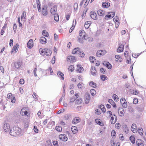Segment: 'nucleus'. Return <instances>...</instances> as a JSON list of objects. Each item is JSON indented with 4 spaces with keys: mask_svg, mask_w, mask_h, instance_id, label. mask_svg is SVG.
<instances>
[{
    "mask_svg": "<svg viewBox=\"0 0 146 146\" xmlns=\"http://www.w3.org/2000/svg\"><path fill=\"white\" fill-rule=\"evenodd\" d=\"M34 130V131L36 133H38V130L37 128V127L35 125L34 126V129H33Z\"/></svg>",
    "mask_w": 146,
    "mask_h": 146,
    "instance_id": "nucleus-61",
    "label": "nucleus"
},
{
    "mask_svg": "<svg viewBox=\"0 0 146 146\" xmlns=\"http://www.w3.org/2000/svg\"><path fill=\"white\" fill-rule=\"evenodd\" d=\"M90 15L91 17L94 20L97 19V15L96 13L94 11H92L90 12Z\"/></svg>",
    "mask_w": 146,
    "mask_h": 146,
    "instance_id": "nucleus-11",
    "label": "nucleus"
},
{
    "mask_svg": "<svg viewBox=\"0 0 146 146\" xmlns=\"http://www.w3.org/2000/svg\"><path fill=\"white\" fill-rule=\"evenodd\" d=\"M80 49L78 47L75 48L73 50L72 53L73 54H78L80 53Z\"/></svg>",
    "mask_w": 146,
    "mask_h": 146,
    "instance_id": "nucleus-22",
    "label": "nucleus"
},
{
    "mask_svg": "<svg viewBox=\"0 0 146 146\" xmlns=\"http://www.w3.org/2000/svg\"><path fill=\"white\" fill-rule=\"evenodd\" d=\"M57 74L62 80L64 79V74L62 72L59 71L57 72Z\"/></svg>",
    "mask_w": 146,
    "mask_h": 146,
    "instance_id": "nucleus-21",
    "label": "nucleus"
},
{
    "mask_svg": "<svg viewBox=\"0 0 146 146\" xmlns=\"http://www.w3.org/2000/svg\"><path fill=\"white\" fill-rule=\"evenodd\" d=\"M124 46L123 44H121L119 46V52H122L124 49Z\"/></svg>",
    "mask_w": 146,
    "mask_h": 146,
    "instance_id": "nucleus-43",
    "label": "nucleus"
},
{
    "mask_svg": "<svg viewBox=\"0 0 146 146\" xmlns=\"http://www.w3.org/2000/svg\"><path fill=\"white\" fill-rule=\"evenodd\" d=\"M106 66L108 69H110L111 68V65L109 63L107 65H106Z\"/></svg>",
    "mask_w": 146,
    "mask_h": 146,
    "instance_id": "nucleus-63",
    "label": "nucleus"
},
{
    "mask_svg": "<svg viewBox=\"0 0 146 146\" xmlns=\"http://www.w3.org/2000/svg\"><path fill=\"white\" fill-rule=\"evenodd\" d=\"M131 130L134 133H136L137 132V127L135 124H132L131 127Z\"/></svg>",
    "mask_w": 146,
    "mask_h": 146,
    "instance_id": "nucleus-9",
    "label": "nucleus"
},
{
    "mask_svg": "<svg viewBox=\"0 0 146 146\" xmlns=\"http://www.w3.org/2000/svg\"><path fill=\"white\" fill-rule=\"evenodd\" d=\"M40 41L41 43L43 44H45L47 42L46 39L43 36L41 37L40 38Z\"/></svg>",
    "mask_w": 146,
    "mask_h": 146,
    "instance_id": "nucleus-16",
    "label": "nucleus"
},
{
    "mask_svg": "<svg viewBox=\"0 0 146 146\" xmlns=\"http://www.w3.org/2000/svg\"><path fill=\"white\" fill-rule=\"evenodd\" d=\"M17 25L16 24H14L13 25V28L14 32L15 33L17 30Z\"/></svg>",
    "mask_w": 146,
    "mask_h": 146,
    "instance_id": "nucleus-58",
    "label": "nucleus"
},
{
    "mask_svg": "<svg viewBox=\"0 0 146 146\" xmlns=\"http://www.w3.org/2000/svg\"><path fill=\"white\" fill-rule=\"evenodd\" d=\"M100 108L101 109L103 112H106V109L105 107L103 105H100Z\"/></svg>",
    "mask_w": 146,
    "mask_h": 146,
    "instance_id": "nucleus-37",
    "label": "nucleus"
},
{
    "mask_svg": "<svg viewBox=\"0 0 146 146\" xmlns=\"http://www.w3.org/2000/svg\"><path fill=\"white\" fill-rule=\"evenodd\" d=\"M123 130L125 133H128L129 131V129L127 127L126 125H124L123 126Z\"/></svg>",
    "mask_w": 146,
    "mask_h": 146,
    "instance_id": "nucleus-31",
    "label": "nucleus"
},
{
    "mask_svg": "<svg viewBox=\"0 0 146 146\" xmlns=\"http://www.w3.org/2000/svg\"><path fill=\"white\" fill-rule=\"evenodd\" d=\"M136 144L138 146H143L144 145L143 141L140 139L137 140Z\"/></svg>",
    "mask_w": 146,
    "mask_h": 146,
    "instance_id": "nucleus-14",
    "label": "nucleus"
},
{
    "mask_svg": "<svg viewBox=\"0 0 146 146\" xmlns=\"http://www.w3.org/2000/svg\"><path fill=\"white\" fill-rule=\"evenodd\" d=\"M139 92L138 90H133V94L134 95H137L139 94Z\"/></svg>",
    "mask_w": 146,
    "mask_h": 146,
    "instance_id": "nucleus-53",
    "label": "nucleus"
},
{
    "mask_svg": "<svg viewBox=\"0 0 146 146\" xmlns=\"http://www.w3.org/2000/svg\"><path fill=\"white\" fill-rule=\"evenodd\" d=\"M98 14L99 16H102L104 15L105 11L101 9L99 10L98 11Z\"/></svg>",
    "mask_w": 146,
    "mask_h": 146,
    "instance_id": "nucleus-25",
    "label": "nucleus"
},
{
    "mask_svg": "<svg viewBox=\"0 0 146 146\" xmlns=\"http://www.w3.org/2000/svg\"><path fill=\"white\" fill-rule=\"evenodd\" d=\"M78 54L79 56L81 57H84L85 55L84 53L83 52H80V53H78Z\"/></svg>",
    "mask_w": 146,
    "mask_h": 146,
    "instance_id": "nucleus-59",
    "label": "nucleus"
},
{
    "mask_svg": "<svg viewBox=\"0 0 146 146\" xmlns=\"http://www.w3.org/2000/svg\"><path fill=\"white\" fill-rule=\"evenodd\" d=\"M95 121H96V123H97L99 125H101V126H102V125L103 124V123L100 121L99 120V119H96L95 120Z\"/></svg>",
    "mask_w": 146,
    "mask_h": 146,
    "instance_id": "nucleus-55",
    "label": "nucleus"
},
{
    "mask_svg": "<svg viewBox=\"0 0 146 146\" xmlns=\"http://www.w3.org/2000/svg\"><path fill=\"white\" fill-rule=\"evenodd\" d=\"M19 48V45L17 44L16 46H14L13 48L11 51V53H12L14 51L16 52L17 49H18Z\"/></svg>",
    "mask_w": 146,
    "mask_h": 146,
    "instance_id": "nucleus-33",
    "label": "nucleus"
},
{
    "mask_svg": "<svg viewBox=\"0 0 146 146\" xmlns=\"http://www.w3.org/2000/svg\"><path fill=\"white\" fill-rule=\"evenodd\" d=\"M33 40L32 39L30 40L27 43V46L28 48H31L33 46Z\"/></svg>",
    "mask_w": 146,
    "mask_h": 146,
    "instance_id": "nucleus-18",
    "label": "nucleus"
},
{
    "mask_svg": "<svg viewBox=\"0 0 146 146\" xmlns=\"http://www.w3.org/2000/svg\"><path fill=\"white\" fill-rule=\"evenodd\" d=\"M57 6L54 5L50 9V13L52 15L56 14Z\"/></svg>",
    "mask_w": 146,
    "mask_h": 146,
    "instance_id": "nucleus-6",
    "label": "nucleus"
},
{
    "mask_svg": "<svg viewBox=\"0 0 146 146\" xmlns=\"http://www.w3.org/2000/svg\"><path fill=\"white\" fill-rule=\"evenodd\" d=\"M90 92L92 95L93 96H95L96 95V91L94 89H92L91 90Z\"/></svg>",
    "mask_w": 146,
    "mask_h": 146,
    "instance_id": "nucleus-36",
    "label": "nucleus"
},
{
    "mask_svg": "<svg viewBox=\"0 0 146 146\" xmlns=\"http://www.w3.org/2000/svg\"><path fill=\"white\" fill-rule=\"evenodd\" d=\"M78 68L77 70V71L79 73H81L84 70V68L82 67L81 65L78 64L77 65Z\"/></svg>",
    "mask_w": 146,
    "mask_h": 146,
    "instance_id": "nucleus-20",
    "label": "nucleus"
},
{
    "mask_svg": "<svg viewBox=\"0 0 146 146\" xmlns=\"http://www.w3.org/2000/svg\"><path fill=\"white\" fill-rule=\"evenodd\" d=\"M82 99L79 98L76 100L75 102V104H80L82 102Z\"/></svg>",
    "mask_w": 146,
    "mask_h": 146,
    "instance_id": "nucleus-34",
    "label": "nucleus"
},
{
    "mask_svg": "<svg viewBox=\"0 0 146 146\" xmlns=\"http://www.w3.org/2000/svg\"><path fill=\"white\" fill-rule=\"evenodd\" d=\"M74 65H71L69 66L68 69L69 70L71 71V72H72L74 70Z\"/></svg>",
    "mask_w": 146,
    "mask_h": 146,
    "instance_id": "nucleus-46",
    "label": "nucleus"
},
{
    "mask_svg": "<svg viewBox=\"0 0 146 146\" xmlns=\"http://www.w3.org/2000/svg\"><path fill=\"white\" fill-rule=\"evenodd\" d=\"M6 26L7 24H5L4 25L3 27L1 32V35H3L5 29L6 28Z\"/></svg>",
    "mask_w": 146,
    "mask_h": 146,
    "instance_id": "nucleus-38",
    "label": "nucleus"
},
{
    "mask_svg": "<svg viewBox=\"0 0 146 146\" xmlns=\"http://www.w3.org/2000/svg\"><path fill=\"white\" fill-rule=\"evenodd\" d=\"M115 15V13L114 12H108V15H106L105 17V19L106 20H108L112 18Z\"/></svg>",
    "mask_w": 146,
    "mask_h": 146,
    "instance_id": "nucleus-2",
    "label": "nucleus"
},
{
    "mask_svg": "<svg viewBox=\"0 0 146 146\" xmlns=\"http://www.w3.org/2000/svg\"><path fill=\"white\" fill-rule=\"evenodd\" d=\"M100 71L103 74H105L106 70L104 69L103 68H100Z\"/></svg>",
    "mask_w": 146,
    "mask_h": 146,
    "instance_id": "nucleus-52",
    "label": "nucleus"
},
{
    "mask_svg": "<svg viewBox=\"0 0 146 146\" xmlns=\"http://www.w3.org/2000/svg\"><path fill=\"white\" fill-rule=\"evenodd\" d=\"M47 7L46 6H42V14L44 16H46L48 14V11L47 9Z\"/></svg>",
    "mask_w": 146,
    "mask_h": 146,
    "instance_id": "nucleus-4",
    "label": "nucleus"
},
{
    "mask_svg": "<svg viewBox=\"0 0 146 146\" xmlns=\"http://www.w3.org/2000/svg\"><path fill=\"white\" fill-rule=\"evenodd\" d=\"M82 83L81 82H80L78 84V88L82 89Z\"/></svg>",
    "mask_w": 146,
    "mask_h": 146,
    "instance_id": "nucleus-62",
    "label": "nucleus"
},
{
    "mask_svg": "<svg viewBox=\"0 0 146 146\" xmlns=\"http://www.w3.org/2000/svg\"><path fill=\"white\" fill-rule=\"evenodd\" d=\"M89 85L90 86L94 88L96 87V83H94L92 81L90 82Z\"/></svg>",
    "mask_w": 146,
    "mask_h": 146,
    "instance_id": "nucleus-35",
    "label": "nucleus"
},
{
    "mask_svg": "<svg viewBox=\"0 0 146 146\" xmlns=\"http://www.w3.org/2000/svg\"><path fill=\"white\" fill-rule=\"evenodd\" d=\"M74 20L73 21L72 26V27H71V28H70V30H69V33H71L72 32V31L74 29Z\"/></svg>",
    "mask_w": 146,
    "mask_h": 146,
    "instance_id": "nucleus-60",
    "label": "nucleus"
},
{
    "mask_svg": "<svg viewBox=\"0 0 146 146\" xmlns=\"http://www.w3.org/2000/svg\"><path fill=\"white\" fill-rule=\"evenodd\" d=\"M59 138L64 141H66L68 139V138L64 134H61L59 135Z\"/></svg>",
    "mask_w": 146,
    "mask_h": 146,
    "instance_id": "nucleus-5",
    "label": "nucleus"
},
{
    "mask_svg": "<svg viewBox=\"0 0 146 146\" xmlns=\"http://www.w3.org/2000/svg\"><path fill=\"white\" fill-rule=\"evenodd\" d=\"M3 128L5 131V132H9L10 129L9 125L8 123H5L4 124Z\"/></svg>",
    "mask_w": 146,
    "mask_h": 146,
    "instance_id": "nucleus-8",
    "label": "nucleus"
},
{
    "mask_svg": "<svg viewBox=\"0 0 146 146\" xmlns=\"http://www.w3.org/2000/svg\"><path fill=\"white\" fill-rule=\"evenodd\" d=\"M53 143L54 146H58V142L57 141H54L53 142Z\"/></svg>",
    "mask_w": 146,
    "mask_h": 146,
    "instance_id": "nucleus-64",
    "label": "nucleus"
},
{
    "mask_svg": "<svg viewBox=\"0 0 146 146\" xmlns=\"http://www.w3.org/2000/svg\"><path fill=\"white\" fill-rule=\"evenodd\" d=\"M115 116V119H114V118L113 117H111V124H114L115 123L116 121V117Z\"/></svg>",
    "mask_w": 146,
    "mask_h": 146,
    "instance_id": "nucleus-30",
    "label": "nucleus"
},
{
    "mask_svg": "<svg viewBox=\"0 0 146 146\" xmlns=\"http://www.w3.org/2000/svg\"><path fill=\"white\" fill-rule=\"evenodd\" d=\"M119 110H121V111H120V113L119 114V115L120 116H122L124 115V112L123 110L121 108V109H119Z\"/></svg>",
    "mask_w": 146,
    "mask_h": 146,
    "instance_id": "nucleus-44",
    "label": "nucleus"
},
{
    "mask_svg": "<svg viewBox=\"0 0 146 146\" xmlns=\"http://www.w3.org/2000/svg\"><path fill=\"white\" fill-rule=\"evenodd\" d=\"M84 98L86 104H88L90 100V95L88 93H86L85 95Z\"/></svg>",
    "mask_w": 146,
    "mask_h": 146,
    "instance_id": "nucleus-10",
    "label": "nucleus"
},
{
    "mask_svg": "<svg viewBox=\"0 0 146 146\" xmlns=\"http://www.w3.org/2000/svg\"><path fill=\"white\" fill-rule=\"evenodd\" d=\"M138 101L137 98H135L133 99V103L134 104H138Z\"/></svg>",
    "mask_w": 146,
    "mask_h": 146,
    "instance_id": "nucleus-57",
    "label": "nucleus"
},
{
    "mask_svg": "<svg viewBox=\"0 0 146 146\" xmlns=\"http://www.w3.org/2000/svg\"><path fill=\"white\" fill-rule=\"evenodd\" d=\"M106 53L105 50H100L97 51L96 55L98 57H100L101 55H104Z\"/></svg>",
    "mask_w": 146,
    "mask_h": 146,
    "instance_id": "nucleus-7",
    "label": "nucleus"
},
{
    "mask_svg": "<svg viewBox=\"0 0 146 146\" xmlns=\"http://www.w3.org/2000/svg\"><path fill=\"white\" fill-rule=\"evenodd\" d=\"M78 97V96L77 94L75 93L74 96L72 97L70 99V102H74L76 98H77Z\"/></svg>",
    "mask_w": 146,
    "mask_h": 146,
    "instance_id": "nucleus-17",
    "label": "nucleus"
},
{
    "mask_svg": "<svg viewBox=\"0 0 146 146\" xmlns=\"http://www.w3.org/2000/svg\"><path fill=\"white\" fill-rule=\"evenodd\" d=\"M71 130L74 134H76L78 131L77 127L75 126H72L71 127Z\"/></svg>",
    "mask_w": 146,
    "mask_h": 146,
    "instance_id": "nucleus-24",
    "label": "nucleus"
},
{
    "mask_svg": "<svg viewBox=\"0 0 146 146\" xmlns=\"http://www.w3.org/2000/svg\"><path fill=\"white\" fill-rule=\"evenodd\" d=\"M91 72L92 73V74L93 76H95L96 75V68L94 67H92V68L91 69Z\"/></svg>",
    "mask_w": 146,
    "mask_h": 146,
    "instance_id": "nucleus-23",
    "label": "nucleus"
},
{
    "mask_svg": "<svg viewBox=\"0 0 146 146\" xmlns=\"http://www.w3.org/2000/svg\"><path fill=\"white\" fill-rule=\"evenodd\" d=\"M102 6L103 7H108L110 6V3L107 1L103 2L102 3Z\"/></svg>",
    "mask_w": 146,
    "mask_h": 146,
    "instance_id": "nucleus-19",
    "label": "nucleus"
},
{
    "mask_svg": "<svg viewBox=\"0 0 146 146\" xmlns=\"http://www.w3.org/2000/svg\"><path fill=\"white\" fill-rule=\"evenodd\" d=\"M21 129L18 127H14L10 129L9 133L11 135L16 136L20 133Z\"/></svg>",
    "mask_w": 146,
    "mask_h": 146,
    "instance_id": "nucleus-1",
    "label": "nucleus"
},
{
    "mask_svg": "<svg viewBox=\"0 0 146 146\" xmlns=\"http://www.w3.org/2000/svg\"><path fill=\"white\" fill-rule=\"evenodd\" d=\"M26 12L25 11H24L21 17V19H23L24 18L25 19V17H26Z\"/></svg>",
    "mask_w": 146,
    "mask_h": 146,
    "instance_id": "nucleus-49",
    "label": "nucleus"
},
{
    "mask_svg": "<svg viewBox=\"0 0 146 146\" xmlns=\"http://www.w3.org/2000/svg\"><path fill=\"white\" fill-rule=\"evenodd\" d=\"M54 20L56 21H58L59 20V15L58 14L54 15Z\"/></svg>",
    "mask_w": 146,
    "mask_h": 146,
    "instance_id": "nucleus-41",
    "label": "nucleus"
},
{
    "mask_svg": "<svg viewBox=\"0 0 146 146\" xmlns=\"http://www.w3.org/2000/svg\"><path fill=\"white\" fill-rule=\"evenodd\" d=\"M137 131L139 134L141 135L143 134V130L142 128L139 129Z\"/></svg>",
    "mask_w": 146,
    "mask_h": 146,
    "instance_id": "nucleus-42",
    "label": "nucleus"
},
{
    "mask_svg": "<svg viewBox=\"0 0 146 146\" xmlns=\"http://www.w3.org/2000/svg\"><path fill=\"white\" fill-rule=\"evenodd\" d=\"M44 54L47 56H50L52 54V52L50 49L47 48H44Z\"/></svg>",
    "mask_w": 146,
    "mask_h": 146,
    "instance_id": "nucleus-12",
    "label": "nucleus"
},
{
    "mask_svg": "<svg viewBox=\"0 0 146 146\" xmlns=\"http://www.w3.org/2000/svg\"><path fill=\"white\" fill-rule=\"evenodd\" d=\"M120 103L123 108H126L127 107V102L125 98H122L121 99Z\"/></svg>",
    "mask_w": 146,
    "mask_h": 146,
    "instance_id": "nucleus-3",
    "label": "nucleus"
},
{
    "mask_svg": "<svg viewBox=\"0 0 146 146\" xmlns=\"http://www.w3.org/2000/svg\"><path fill=\"white\" fill-rule=\"evenodd\" d=\"M84 39L86 40V39H82L80 37H78V41L80 43H83L84 42L83 40Z\"/></svg>",
    "mask_w": 146,
    "mask_h": 146,
    "instance_id": "nucleus-54",
    "label": "nucleus"
},
{
    "mask_svg": "<svg viewBox=\"0 0 146 146\" xmlns=\"http://www.w3.org/2000/svg\"><path fill=\"white\" fill-rule=\"evenodd\" d=\"M91 23L90 21H88L86 22L84 25L86 29H88Z\"/></svg>",
    "mask_w": 146,
    "mask_h": 146,
    "instance_id": "nucleus-28",
    "label": "nucleus"
},
{
    "mask_svg": "<svg viewBox=\"0 0 146 146\" xmlns=\"http://www.w3.org/2000/svg\"><path fill=\"white\" fill-rule=\"evenodd\" d=\"M90 62L93 63L94 61L95 60V58L93 56H90Z\"/></svg>",
    "mask_w": 146,
    "mask_h": 146,
    "instance_id": "nucleus-48",
    "label": "nucleus"
},
{
    "mask_svg": "<svg viewBox=\"0 0 146 146\" xmlns=\"http://www.w3.org/2000/svg\"><path fill=\"white\" fill-rule=\"evenodd\" d=\"M42 33L43 36L46 37H48L49 36V35L48 34V32L45 30L42 31Z\"/></svg>",
    "mask_w": 146,
    "mask_h": 146,
    "instance_id": "nucleus-39",
    "label": "nucleus"
},
{
    "mask_svg": "<svg viewBox=\"0 0 146 146\" xmlns=\"http://www.w3.org/2000/svg\"><path fill=\"white\" fill-rule=\"evenodd\" d=\"M55 129L56 130L59 132H60L62 131V128L60 126H56V127Z\"/></svg>",
    "mask_w": 146,
    "mask_h": 146,
    "instance_id": "nucleus-45",
    "label": "nucleus"
},
{
    "mask_svg": "<svg viewBox=\"0 0 146 146\" xmlns=\"http://www.w3.org/2000/svg\"><path fill=\"white\" fill-rule=\"evenodd\" d=\"M39 52L40 54H42V55H44L45 54H44V49L42 48H40Z\"/></svg>",
    "mask_w": 146,
    "mask_h": 146,
    "instance_id": "nucleus-50",
    "label": "nucleus"
},
{
    "mask_svg": "<svg viewBox=\"0 0 146 146\" xmlns=\"http://www.w3.org/2000/svg\"><path fill=\"white\" fill-rule=\"evenodd\" d=\"M111 136L113 138H115L116 136V133L115 131L113 130L111 132Z\"/></svg>",
    "mask_w": 146,
    "mask_h": 146,
    "instance_id": "nucleus-40",
    "label": "nucleus"
},
{
    "mask_svg": "<svg viewBox=\"0 0 146 146\" xmlns=\"http://www.w3.org/2000/svg\"><path fill=\"white\" fill-rule=\"evenodd\" d=\"M100 77L101 79L103 81H104L105 80H107L108 79L107 77L104 75H102Z\"/></svg>",
    "mask_w": 146,
    "mask_h": 146,
    "instance_id": "nucleus-47",
    "label": "nucleus"
},
{
    "mask_svg": "<svg viewBox=\"0 0 146 146\" xmlns=\"http://www.w3.org/2000/svg\"><path fill=\"white\" fill-rule=\"evenodd\" d=\"M68 60L70 62H74L75 59V57L74 56H70L67 58Z\"/></svg>",
    "mask_w": 146,
    "mask_h": 146,
    "instance_id": "nucleus-15",
    "label": "nucleus"
},
{
    "mask_svg": "<svg viewBox=\"0 0 146 146\" xmlns=\"http://www.w3.org/2000/svg\"><path fill=\"white\" fill-rule=\"evenodd\" d=\"M126 62L127 64H130L131 62V60L130 56L127 58L126 60Z\"/></svg>",
    "mask_w": 146,
    "mask_h": 146,
    "instance_id": "nucleus-51",
    "label": "nucleus"
},
{
    "mask_svg": "<svg viewBox=\"0 0 146 146\" xmlns=\"http://www.w3.org/2000/svg\"><path fill=\"white\" fill-rule=\"evenodd\" d=\"M119 138L122 141L124 140V138L122 134H119Z\"/></svg>",
    "mask_w": 146,
    "mask_h": 146,
    "instance_id": "nucleus-56",
    "label": "nucleus"
},
{
    "mask_svg": "<svg viewBox=\"0 0 146 146\" xmlns=\"http://www.w3.org/2000/svg\"><path fill=\"white\" fill-rule=\"evenodd\" d=\"M14 66L15 68L18 69L21 67V63L19 62H16L14 63Z\"/></svg>",
    "mask_w": 146,
    "mask_h": 146,
    "instance_id": "nucleus-26",
    "label": "nucleus"
},
{
    "mask_svg": "<svg viewBox=\"0 0 146 146\" xmlns=\"http://www.w3.org/2000/svg\"><path fill=\"white\" fill-rule=\"evenodd\" d=\"M86 37L85 35V33L84 31L83 30H81L80 31L79 36L78 37H80L82 39H85Z\"/></svg>",
    "mask_w": 146,
    "mask_h": 146,
    "instance_id": "nucleus-13",
    "label": "nucleus"
},
{
    "mask_svg": "<svg viewBox=\"0 0 146 146\" xmlns=\"http://www.w3.org/2000/svg\"><path fill=\"white\" fill-rule=\"evenodd\" d=\"M129 140L132 143L134 144L135 142V138L133 136H131L129 137Z\"/></svg>",
    "mask_w": 146,
    "mask_h": 146,
    "instance_id": "nucleus-32",
    "label": "nucleus"
},
{
    "mask_svg": "<svg viewBox=\"0 0 146 146\" xmlns=\"http://www.w3.org/2000/svg\"><path fill=\"white\" fill-rule=\"evenodd\" d=\"M108 102L109 103L111 104L114 108L116 107V105L115 102L113 101L112 100L109 99L108 100Z\"/></svg>",
    "mask_w": 146,
    "mask_h": 146,
    "instance_id": "nucleus-27",
    "label": "nucleus"
},
{
    "mask_svg": "<svg viewBox=\"0 0 146 146\" xmlns=\"http://www.w3.org/2000/svg\"><path fill=\"white\" fill-rule=\"evenodd\" d=\"M79 120L77 118V117H75L73 119L72 121V123H73L75 124L79 122Z\"/></svg>",
    "mask_w": 146,
    "mask_h": 146,
    "instance_id": "nucleus-29",
    "label": "nucleus"
}]
</instances>
